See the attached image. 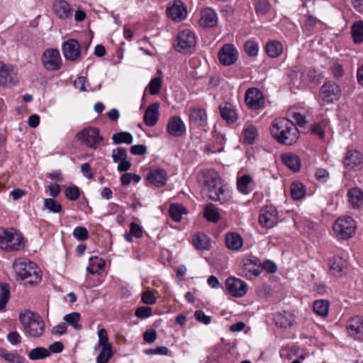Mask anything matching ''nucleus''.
<instances>
[{
  "mask_svg": "<svg viewBox=\"0 0 363 363\" xmlns=\"http://www.w3.org/2000/svg\"><path fill=\"white\" fill-rule=\"evenodd\" d=\"M25 246L23 235L13 228H0V249L7 252H16Z\"/></svg>",
  "mask_w": 363,
  "mask_h": 363,
  "instance_id": "obj_4",
  "label": "nucleus"
},
{
  "mask_svg": "<svg viewBox=\"0 0 363 363\" xmlns=\"http://www.w3.org/2000/svg\"><path fill=\"white\" fill-rule=\"evenodd\" d=\"M258 136L257 128L252 124L245 125L242 132V139L245 144H253Z\"/></svg>",
  "mask_w": 363,
  "mask_h": 363,
  "instance_id": "obj_34",
  "label": "nucleus"
},
{
  "mask_svg": "<svg viewBox=\"0 0 363 363\" xmlns=\"http://www.w3.org/2000/svg\"><path fill=\"white\" fill-rule=\"evenodd\" d=\"M356 223L350 216L340 217L333 225L336 235L341 239H348L355 233Z\"/></svg>",
  "mask_w": 363,
  "mask_h": 363,
  "instance_id": "obj_8",
  "label": "nucleus"
},
{
  "mask_svg": "<svg viewBox=\"0 0 363 363\" xmlns=\"http://www.w3.org/2000/svg\"><path fill=\"white\" fill-rule=\"evenodd\" d=\"M105 267V262L96 257H91L89 264L86 267V270L91 274L98 273L99 270H102Z\"/></svg>",
  "mask_w": 363,
  "mask_h": 363,
  "instance_id": "obj_46",
  "label": "nucleus"
},
{
  "mask_svg": "<svg viewBox=\"0 0 363 363\" xmlns=\"http://www.w3.org/2000/svg\"><path fill=\"white\" fill-rule=\"evenodd\" d=\"M318 21L311 15L306 16L303 20V27L306 30H312Z\"/></svg>",
  "mask_w": 363,
  "mask_h": 363,
  "instance_id": "obj_64",
  "label": "nucleus"
},
{
  "mask_svg": "<svg viewBox=\"0 0 363 363\" xmlns=\"http://www.w3.org/2000/svg\"><path fill=\"white\" fill-rule=\"evenodd\" d=\"M238 50L233 44L224 45L218 53L219 62L224 66H230L235 64L238 59Z\"/></svg>",
  "mask_w": 363,
  "mask_h": 363,
  "instance_id": "obj_14",
  "label": "nucleus"
},
{
  "mask_svg": "<svg viewBox=\"0 0 363 363\" xmlns=\"http://www.w3.org/2000/svg\"><path fill=\"white\" fill-rule=\"evenodd\" d=\"M98 342L94 346V350L98 352L96 357V363H108L114 355L113 346L109 342L107 330L104 328L98 327Z\"/></svg>",
  "mask_w": 363,
  "mask_h": 363,
  "instance_id": "obj_5",
  "label": "nucleus"
},
{
  "mask_svg": "<svg viewBox=\"0 0 363 363\" xmlns=\"http://www.w3.org/2000/svg\"><path fill=\"white\" fill-rule=\"evenodd\" d=\"M169 213L172 220L179 222L182 220V216L187 213V211L183 205L174 203L170 206Z\"/></svg>",
  "mask_w": 363,
  "mask_h": 363,
  "instance_id": "obj_40",
  "label": "nucleus"
},
{
  "mask_svg": "<svg viewBox=\"0 0 363 363\" xmlns=\"http://www.w3.org/2000/svg\"><path fill=\"white\" fill-rule=\"evenodd\" d=\"M159 103H153L150 104L144 114L143 121L146 125L154 126L159 118Z\"/></svg>",
  "mask_w": 363,
  "mask_h": 363,
  "instance_id": "obj_28",
  "label": "nucleus"
},
{
  "mask_svg": "<svg viewBox=\"0 0 363 363\" xmlns=\"http://www.w3.org/2000/svg\"><path fill=\"white\" fill-rule=\"evenodd\" d=\"M0 357L9 362L21 363L18 355L9 352L4 349H0Z\"/></svg>",
  "mask_w": 363,
  "mask_h": 363,
  "instance_id": "obj_54",
  "label": "nucleus"
},
{
  "mask_svg": "<svg viewBox=\"0 0 363 363\" xmlns=\"http://www.w3.org/2000/svg\"><path fill=\"white\" fill-rule=\"evenodd\" d=\"M225 244L228 249L238 250L242 247L243 240L239 234L230 233L225 235Z\"/></svg>",
  "mask_w": 363,
  "mask_h": 363,
  "instance_id": "obj_36",
  "label": "nucleus"
},
{
  "mask_svg": "<svg viewBox=\"0 0 363 363\" xmlns=\"http://www.w3.org/2000/svg\"><path fill=\"white\" fill-rule=\"evenodd\" d=\"M112 140L114 144H131L133 140V135L128 132H119L112 135Z\"/></svg>",
  "mask_w": 363,
  "mask_h": 363,
  "instance_id": "obj_47",
  "label": "nucleus"
},
{
  "mask_svg": "<svg viewBox=\"0 0 363 363\" xmlns=\"http://www.w3.org/2000/svg\"><path fill=\"white\" fill-rule=\"evenodd\" d=\"M65 58L69 61L77 60L81 55V45L75 39H68L62 45Z\"/></svg>",
  "mask_w": 363,
  "mask_h": 363,
  "instance_id": "obj_18",
  "label": "nucleus"
},
{
  "mask_svg": "<svg viewBox=\"0 0 363 363\" xmlns=\"http://www.w3.org/2000/svg\"><path fill=\"white\" fill-rule=\"evenodd\" d=\"M13 268L18 279L26 285L38 284L42 279V272L38 265L25 258L16 259Z\"/></svg>",
  "mask_w": 363,
  "mask_h": 363,
  "instance_id": "obj_2",
  "label": "nucleus"
},
{
  "mask_svg": "<svg viewBox=\"0 0 363 363\" xmlns=\"http://www.w3.org/2000/svg\"><path fill=\"white\" fill-rule=\"evenodd\" d=\"M169 349L165 346H160L156 348H150L145 350V354L147 355H162L169 354Z\"/></svg>",
  "mask_w": 363,
  "mask_h": 363,
  "instance_id": "obj_56",
  "label": "nucleus"
},
{
  "mask_svg": "<svg viewBox=\"0 0 363 363\" xmlns=\"http://www.w3.org/2000/svg\"><path fill=\"white\" fill-rule=\"evenodd\" d=\"M53 13L60 20L69 21L73 17V9L65 0H55L52 4Z\"/></svg>",
  "mask_w": 363,
  "mask_h": 363,
  "instance_id": "obj_17",
  "label": "nucleus"
},
{
  "mask_svg": "<svg viewBox=\"0 0 363 363\" xmlns=\"http://www.w3.org/2000/svg\"><path fill=\"white\" fill-rule=\"evenodd\" d=\"M224 149V138L219 136L216 138V145L208 144L205 146V152L207 154L221 152Z\"/></svg>",
  "mask_w": 363,
  "mask_h": 363,
  "instance_id": "obj_49",
  "label": "nucleus"
},
{
  "mask_svg": "<svg viewBox=\"0 0 363 363\" xmlns=\"http://www.w3.org/2000/svg\"><path fill=\"white\" fill-rule=\"evenodd\" d=\"M50 356V351L43 347H37L31 350L28 354V357L31 360L44 359Z\"/></svg>",
  "mask_w": 363,
  "mask_h": 363,
  "instance_id": "obj_44",
  "label": "nucleus"
},
{
  "mask_svg": "<svg viewBox=\"0 0 363 363\" xmlns=\"http://www.w3.org/2000/svg\"><path fill=\"white\" fill-rule=\"evenodd\" d=\"M189 121L197 126H205L207 123V115L204 109L199 107L191 108L189 113Z\"/></svg>",
  "mask_w": 363,
  "mask_h": 363,
  "instance_id": "obj_27",
  "label": "nucleus"
},
{
  "mask_svg": "<svg viewBox=\"0 0 363 363\" xmlns=\"http://www.w3.org/2000/svg\"><path fill=\"white\" fill-rule=\"evenodd\" d=\"M352 34L355 43L363 42V21L355 22L352 27Z\"/></svg>",
  "mask_w": 363,
  "mask_h": 363,
  "instance_id": "obj_48",
  "label": "nucleus"
},
{
  "mask_svg": "<svg viewBox=\"0 0 363 363\" xmlns=\"http://www.w3.org/2000/svg\"><path fill=\"white\" fill-rule=\"evenodd\" d=\"M18 318L26 335L33 337H39L43 335L45 325L38 313L25 310L20 313Z\"/></svg>",
  "mask_w": 363,
  "mask_h": 363,
  "instance_id": "obj_3",
  "label": "nucleus"
},
{
  "mask_svg": "<svg viewBox=\"0 0 363 363\" xmlns=\"http://www.w3.org/2000/svg\"><path fill=\"white\" fill-rule=\"evenodd\" d=\"M279 213L273 206H266L262 208L259 213V223L261 226L272 228L279 223Z\"/></svg>",
  "mask_w": 363,
  "mask_h": 363,
  "instance_id": "obj_12",
  "label": "nucleus"
},
{
  "mask_svg": "<svg viewBox=\"0 0 363 363\" xmlns=\"http://www.w3.org/2000/svg\"><path fill=\"white\" fill-rule=\"evenodd\" d=\"M246 104L252 109H259L264 106L263 94L256 88L249 89L245 93Z\"/></svg>",
  "mask_w": 363,
  "mask_h": 363,
  "instance_id": "obj_20",
  "label": "nucleus"
},
{
  "mask_svg": "<svg viewBox=\"0 0 363 363\" xmlns=\"http://www.w3.org/2000/svg\"><path fill=\"white\" fill-rule=\"evenodd\" d=\"M218 17L216 11L211 7H206L201 11L199 24L203 28H213L217 26Z\"/></svg>",
  "mask_w": 363,
  "mask_h": 363,
  "instance_id": "obj_24",
  "label": "nucleus"
},
{
  "mask_svg": "<svg viewBox=\"0 0 363 363\" xmlns=\"http://www.w3.org/2000/svg\"><path fill=\"white\" fill-rule=\"evenodd\" d=\"M220 115L224 120L233 123L237 119V114L230 104L225 103L220 106Z\"/></svg>",
  "mask_w": 363,
  "mask_h": 363,
  "instance_id": "obj_38",
  "label": "nucleus"
},
{
  "mask_svg": "<svg viewBox=\"0 0 363 363\" xmlns=\"http://www.w3.org/2000/svg\"><path fill=\"white\" fill-rule=\"evenodd\" d=\"M260 274L259 260L255 257H245L241 262V274L247 279H252Z\"/></svg>",
  "mask_w": 363,
  "mask_h": 363,
  "instance_id": "obj_15",
  "label": "nucleus"
},
{
  "mask_svg": "<svg viewBox=\"0 0 363 363\" xmlns=\"http://www.w3.org/2000/svg\"><path fill=\"white\" fill-rule=\"evenodd\" d=\"M238 190L242 194H249L255 186L253 179L250 174H243L237 178Z\"/></svg>",
  "mask_w": 363,
  "mask_h": 363,
  "instance_id": "obj_30",
  "label": "nucleus"
},
{
  "mask_svg": "<svg viewBox=\"0 0 363 363\" xmlns=\"http://www.w3.org/2000/svg\"><path fill=\"white\" fill-rule=\"evenodd\" d=\"M289 77L294 85H300L302 79V72L296 67H293L289 73Z\"/></svg>",
  "mask_w": 363,
  "mask_h": 363,
  "instance_id": "obj_60",
  "label": "nucleus"
},
{
  "mask_svg": "<svg viewBox=\"0 0 363 363\" xmlns=\"http://www.w3.org/2000/svg\"><path fill=\"white\" fill-rule=\"evenodd\" d=\"M203 217L208 221L216 223L220 220L221 216L214 204L208 203L203 208Z\"/></svg>",
  "mask_w": 363,
  "mask_h": 363,
  "instance_id": "obj_37",
  "label": "nucleus"
},
{
  "mask_svg": "<svg viewBox=\"0 0 363 363\" xmlns=\"http://www.w3.org/2000/svg\"><path fill=\"white\" fill-rule=\"evenodd\" d=\"M209 199L219 202L221 205H230L233 202V191L230 188L225 184L218 189V191L212 196H210Z\"/></svg>",
  "mask_w": 363,
  "mask_h": 363,
  "instance_id": "obj_25",
  "label": "nucleus"
},
{
  "mask_svg": "<svg viewBox=\"0 0 363 363\" xmlns=\"http://www.w3.org/2000/svg\"><path fill=\"white\" fill-rule=\"evenodd\" d=\"M347 197L354 209H358L363 205V191L358 187L350 189L347 193Z\"/></svg>",
  "mask_w": 363,
  "mask_h": 363,
  "instance_id": "obj_29",
  "label": "nucleus"
},
{
  "mask_svg": "<svg viewBox=\"0 0 363 363\" xmlns=\"http://www.w3.org/2000/svg\"><path fill=\"white\" fill-rule=\"evenodd\" d=\"M186 130V125L182 119L177 116L169 118L167 125V132L173 137H181Z\"/></svg>",
  "mask_w": 363,
  "mask_h": 363,
  "instance_id": "obj_21",
  "label": "nucleus"
},
{
  "mask_svg": "<svg viewBox=\"0 0 363 363\" xmlns=\"http://www.w3.org/2000/svg\"><path fill=\"white\" fill-rule=\"evenodd\" d=\"M291 195L294 200H299L303 198L306 193L304 185L298 181L292 182L291 185Z\"/></svg>",
  "mask_w": 363,
  "mask_h": 363,
  "instance_id": "obj_41",
  "label": "nucleus"
},
{
  "mask_svg": "<svg viewBox=\"0 0 363 363\" xmlns=\"http://www.w3.org/2000/svg\"><path fill=\"white\" fill-rule=\"evenodd\" d=\"M41 62L43 67L48 71H58L62 66V60L59 50L53 48L43 52Z\"/></svg>",
  "mask_w": 363,
  "mask_h": 363,
  "instance_id": "obj_10",
  "label": "nucleus"
},
{
  "mask_svg": "<svg viewBox=\"0 0 363 363\" xmlns=\"http://www.w3.org/2000/svg\"><path fill=\"white\" fill-rule=\"evenodd\" d=\"M10 292L6 284H1L0 286V311L3 310L9 298Z\"/></svg>",
  "mask_w": 363,
  "mask_h": 363,
  "instance_id": "obj_52",
  "label": "nucleus"
},
{
  "mask_svg": "<svg viewBox=\"0 0 363 363\" xmlns=\"http://www.w3.org/2000/svg\"><path fill=\"white\" fill-rule=\"evenodd\" d=\"M162 84V77H155L150 80L147 89L149 90L151 95H157L160 92Z\"/></svg>",
  "mask_w": 363,
  "mask_h": 363,
  "instance_id": "obj_50",
  "label": "nucleus"
},
{
  "mask_svg": "<svg viewBox=\"0 0 363 363\" xmlns=\"http://www.w3.org/2000/svg\"><path fill=\"white\" fill-rule=\"evenodd\" d=\"M167 12L168 16L175 21H182L187 15L186 9L181 0L169 2Z\"/></svg>",
  "mask_w": 363,
  "mask_h": 363,
  "instance_id": "obj_19",
  "label": "nucleus"
},
{
  "mask_svg": "<svg viewBox=\"0 0 363 363\" xmlns=\"http://www.w3.org/2000/svg\"><path fill=\"white\" fill-rule=\"evenodd\" d=\"M340 96V88L335 82H328L325 83L320 89V99L324 103H334L335 101L339 100Z\"/></svg>",
  "mask_w": 363,
  "mask_h": 363,
  "instance_id": "obj_13",
  "label": "nucleus"
},
{
  "mask_svg": "<svg viewBox=\"0 0 363 363\" xmlns=\"http://www.w3.org/2000/svg\"><path fill=\"white\" fill-rule=\"evenodd\" d=\"M274 321L281 328H288L294 325L295 317L289 312L279 313L274 315Z\"/></svg>",
  "mask_w": 363,
  "mask_h": 363,
  "instance_id": "obj_32",
  "label": "nucleus"
},
{
  "mask_svg": "<svg viewBox=\"0 0 363 363\" xmlns=\"http://www.w3.org/2000/svg\"><path fill=\"white\" fill-rule=\"evenodd\" d=\"M329 306L326 300H317L313 303V311L319 316L325 317L328 314Z\"/></svg>",
  "mask_w": 363,
  "mask_h": 363,
  "instance_id": "obj_45",
  "label": "nucleus"
},
{
  "mask_svg": "<svg viewBox=\"0 0 363 363\" xmlns=\"http://www.w3.org/2000/svg\"><path fill=\"white\" fill-rule=\"evenodd\" d=\"M193 245L198 250H208L210 248V240L203 233H196L192 239Z\"/></svg>",
  "mask_w": 363,
  "mask_h": 363,
  "instance_id": "obj_39",
  "label": "nucleus"
},
{
  "mask_svg": "<svg viewBox=\"0 0 363 363\" xmlns=\"http://www.w3.org/2000/svg\"><path fill=\"white\" fill-rule=\"evenodd\" d=\"M347 266V260L339 256L333 257L330 261V271L336 277H341Z\"/></svg>",
  "mask_w": 363,
  "mask_h": 363,
  "instance_id": "obj_31",
  "label": "nucleus"
},
{
  "mask_svg": "<svg viewBox=\"0 0 363 363\" xmlns=\"http://www.w3.org/2000/svg\"><path fill=\"white\" fill-rule=\"evenodd\" d=\"M246 53L250 57H256L259 52V45L255 40H247L244 45Z\"/></svg>",
  "mask_w": 363,
  "mask_h": 363,
  "instance_id": "obj_51",
  "label": "nucleus"
},
{
  "mask_svg": "<svg viewBox=\"0 0 363 363\" xmlns=\"http://www.w3.org/2000/svg\"><path fill=\"white\" fill-rule=\"evenodd\" d=\"M88 85L87 79L85 77H79L74 82V87L80 91H89V89L87 88Z\"/></svg>",
  "mask_w": 363,
  "mask_h": 363,
  "instance_id": "obj_61",
  "label": "nucleus"
},
{
  "mask_svg": "<svg viewBox=\"0 0 363 363\" xmlns=\"http://www.w3.org/2000/svg\"><path fill=\"white\" fill-rule=\"evenodd\" d=\"M344 166L351 170L361 168L363 163L362 154L354 150H348L343 160Z\"/></svg>",
  "mask_w": 363,
  "mask_h": 363,
  "instance_id": "obj_23",
  "label": "nucleus"
},
{
  "mask_svg": "<svg viewBox=\"0 0 363 363\" xmlns=\"http://www.w3.org/2000/svg\"><path fill=\"white\" fill-rule=\"evenodd\" d=\"M270 133L279 143L286 145L295 143L299 137L298 130L295 124L285 118L274 119L270 126Z\"/></svg>",
  "mask_w": 363,
  "mask_h": 363,
  "instance_id": "obj_1",
  "label": "nucleus"
},
{
  "mask_svg": "<svg viewBox=\"0 0 363 363\" xmlns=\"http://www.w3.org/2000/svg\"><path fill=\"white\" fill-rule=\"evenodd\" d=\"M315 177L319 182L325 183L330 179V173L325 169L319 168L315 171Z\"/></svg>",
  "mask_w": 363,
  "mask_h": 363,
  "instance_id": "obj_59",
  "label": "nucleus"
},
{
  "mask_svg": "<svg viewBox=\"0 0 363 363\" xmlns=\"http://www.w3.org/2000/svg\"><path fill=\"white\" fill-rule=\"evenodd\" d=\"M281 160L284 164L293 172H298L300 169L301 160L296 155L293 153L283 154Z\"/></svg>",
  "mask_w": 363,
  "mask_h": 363,
  "instance_id": "obj_35",
  "label": "nucleus"
},
{
  "mask_svg": "<svg viewBox=\"0 0 363 363\" xmlns=\"http://www.w3.org/2000/svg\"><path fill=\"white\" fill-rule=\"evenodd\" d=\"M73 236L78 240L84 241L88 239L89 233L86 228L77 226L73 230Z\"/></svg>",
  "mask_w": 363,
  "mask_h": 363,
  "instance_id": "obj_53",
  "label": "nucleus"
},
{
  "mask_svg": "<svg viewBox=\"0 0 363 363\" xmlns=\"http://www.w3.org/2000/svg\"><path fill=\"white\" fill-rule=\"evenodd\" d=\"M65 196L70 201H76L79 199L80 193L77 186H70L65 189Z\"/></svg>",
  "mask_w": 363,
  "mask_h": 363,
  "instance_id": "obj_58",
  "label": "nucleus"
},
{
  "mask_svg": "<svg viewBox=\"0 0 363 363\" xmlns=\"http://www.w3.org/2000/svg\"><path fill=\"white\" fill-rule=\"evenodd\" d=\"M265 51L270 58H277L283 53L284 47L280 41L270 40L265 45Z\"/></svg>",
  "mask_w": 363,
  "mask_h": 363,
  "instance_id": "obj_33",
  "label": "nucleus"
},
{
  "mask_svg": "<svg viewBox=\"0 0 363 363\" xmlns=\"http://www.w3.org/2000/svg\"><path fill=\"white\" fill-rule=\"evenodd\" d=\"M152 311L150 307L141 306L135 311V315L140 318H146L152 315Z\"/></svg>",
  "mask_w": 363,
  "mask_h": 363,
  "instance_id": "obj_62",
  "label": "nucleus"
},
{
  "mask_svg": "<svg viewBox=\"0 0 363 363\" xmlns=\"http://www.w3.org/2000/svg\"><path fill=\"white\" fill-rule=\"evenodd\" d=\"M226 289L233 297L241 298L247 292V284L235 277H230L225 280Z\"/></svg>",
  "mask_w": 363,
  "mask_h": 363,
  "instance_id": "obj_16",
  "label": "nucleus"
},
{
  "mask_svg": "<svg viewBox=\"0 0 363 363\" xmlns=\"http://www.w3.org/2000/svg\"><path fill=\"white\" fill-rule=\"evenodd\" d=\"M19 82L18 69L13 65L0 62V86L10 88Z\"/></svg>",
  "mask_w": 363,
  "mask_h": 363,
  "instance_id": "obj_9",
  "label": "nucleus"
},
{
  "mask_svg": "<svg viewBox=\"0 0 363 363\" xmlns=\"http://www.w3.org/2000/svg\"><path fill=\"white\" fill-rule=\"evenodd\" d=\"M255 9L257 13L264 15L270 10L268 0H257L255 4Z\"/></svg>",
  "mask_w": 363,
  "mask_h": 363,
  "instance_id": "obj_55",
  "label": "nucleus"
},
{
  "mask_svg": "<svg viewBox=\"0 0 363 363\" xmlns=\"http://www.w3.org/2000/svg\"><path fill=\"white\" fill-rule=\"evenodd\" d=\"M199 182L207 193L208 198L225 184L222 182L218 173L213 169H206L201 172L199 174Z\"/></svg>",
  "mask_w": 363,
  "mask_h": 363,
  "instance_id": "obj_6",
  "label": "nucleus"
},
{
  "mask_svg": "<svg viewBox=\"0 0 363 363\" xmlns=\"http://www.w3.org/2000/svg\"><path fill=\"white\" fill-rule=\"evenodd\" d=\"M112 158L114 162L118 163L120 161L127 158V153L124 148L118 147L112 152Z\"/></svg>",
  "mask_w": 363,
  "mask_h": 363,
  "instance_id": "obj_57",
  "label": "nucleus"
},
{
  "mask_svg": "<svg viewBox=\"0 0 363 363\" xmlns=\"http://www.w3.org/2000/svg\"><path fill=\"white\" fill-rule=\"evenodd\" d=\"M347 330L350 336L358 340H363V318L354 316L349 320Z\"/></svg>",
  "mask_w": 363,
  "mask_h": 363,
  "instance_id": "obj_22",
  "label": "nucleus"
},
{
  "mask_svg": "<svg viewBox=\"0 0 363 363\" xmlns=\"http://www.w3.org/2000/svg\"><path fill=\"white\" fill-rule=\"evenodd\" d=\"M77 137L82 144L94 150L104 145V138L97 128H84L77 133Z\"/></svg>",
  "mask_w": 363,
  "mask_h": 363,
  "instance_id": "obj_7",
  "label": "nucleus"
},
{
  "mask_svg": "<svg viewBox=\"0 0 363 363\" xmlns=\"http://www.w3.org/2000/svg\"><path fill=\"white\" fill-rule=\"evenodd\" d=\"M176 49L181 53L190 52L196 45V35L193 31L186 29L178 33Z\"/></svg>",
  "mask_w": 363,
  "mask_h": 363,
  "instance_id": "obj_11",
  "label": "nucleus"
},
{
  "mask_svg": "<svg viewBox=\"0 0 363 363\" xmlns=\"http://www.w3.org/2000/svg\"><path fill=\"white\" fill-rule=\"evenodd\" d=\"M194 316L197 321L205 325H208L211 321V317L206 315L202 311H196Z\"/></svg>",
  "mask_w": 363,
  "mask_h": 363,
  "instance_id": "obj_63",
  "label": "nucleus"
},
{
  "mask_svg": "<svg viewBox=\"0 0 363 363\" xmlns=\"http://www.w3.org/2000/svg\"><path fill=\"white\" fill-rule=\"evenodd\" d=\"M81 318V315L77 312L70 313L64 316L63 320L66 323V325H69L72 326L76 330H82V327L79 324V320Z\"/></svg>",
  "mask_w": 363,
  "mask_h": 363,
  "instance_id": "obj_43",
  "label": "nucleus"
},
{
  "mask_svg": "<svg viewBox=\"0 0 363 363\" xmlns=\"http://www.w3.org/2000/svg\"><path fill=\"white\" fill-rule=\"evenodd\" d=\"M43 210L52 213H59L62 211V206L56 200L52 198H47L43 201Z\"/></svg>",
  "mask_w": 363,
  "mask_h": 363,
  "instance_id": "obj_42",
  "label": "nucleus"
},
{
  "mask_svg": "<svg viewBox=\"0 0 363 363\" xmlns=\"http://www.w3.org/2000/svg\"><path fill=\"white\" fill-rule=\"evenodd\" d=\"M147 181L157 187L166 184L167 181V172L161 168L151 169L147 176Z\"/></svg>",
  "mask_w": 363,
  "mask_h": 363,
  "instance_id": "obj_26",
  "label": "nucleus"
}]
</instances>
